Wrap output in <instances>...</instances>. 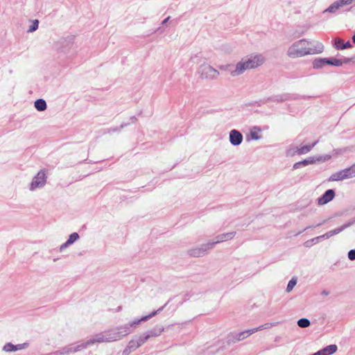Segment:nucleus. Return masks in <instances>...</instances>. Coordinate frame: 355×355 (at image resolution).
Instances as JSON below:
<instances>
[{
    "mask_svg": "<svg viewBox=\"0 0 355 355\" xmlns=\"http://www.w3.org/2000/svg\"><path fill=\"white\" fill-rule=\"evenodd\" d=\"M327 58H315L313 61V68L319 69L323 68L327 64Z\"/></svg>",
    "mask_w": 355,
    "mask_h": 355,
    "instance_id": "19",
    "label": "nucleus"
},
{
    "mask_svg": "<svg viewBox=\"0 0 355 355\" xmlns=\"http://www.w3.org/2000/svg\"><path fill=\"white\" fill-rule=\"evenodd\" d=\"M338 349L336 345H330L322 349L324 355H331Z\"/></svg>",
    "mask_w": 355,
    "mask_h": 355,
    "instance_id": "25",
    "label": "nucleus"
},
{
    "mask_svg": "<svg viewBox=\"0 0 355 355\" xmlns=\"http://www.w3.org/2000/svg\"><path fill=\"white\" fill-rule=\"evenodd\" d=\"M230 141L233 146L240 145L243 141L242 134L236 130H232L230 132Z\"/></svg>",
    "mask_w": 355,
    "mask_h": 355,
    "instance_id": "14",
    "label": "nucleus"
},
{
    "mask_svg": "<svg viewBox=\"0 0 355 355\" xmlns=\"http://www.w3.org/2000/svg\"><path fill=\"white\" fill-rule=\"evenodd\" d=\"M302 166H307L310 164H313V159H304L302 161L300 162Z\"/></svg>",
    "mask_w": 355,
    "mask_h": 355,
    "instance_id": "36",
    "label": "nucleus"
},
{
    "mask_svg": "<svg viewBox=\"0 0 355 355\" xmlns=\"http://www.w3.org/2000/svg\"><path fill=\"white\" fill-rule=\"evenodd\" d=\"M352 41L355 44V34L352 36Z\"/></svg>",
    "mask_w": 355,
    "mask_h": 355,
    "instance_id": "47",
    "label": "nucleus"
},
{
    "mask_svg": "<svg viewBox=\"0 0 355 355\" xmlns=\"http://www.w3.org/2000/svg\"><path fill=\"white\" fill-rule=\"evenodd\" d=\"M236 234V232H230L219 234L216 237V241H209V243L212 244V248H213L214 246L218 243H222V242H224L226 241L232 240L235 236Z\"/></svg>",
    "mask_w": 355,
    "mask_h": 355,
    "instance_id": "10",
    "label": "nucleus"
},
{
    "mask_svg": "<svg viewBox=\"0 0 355 355\" xmlns=\"http://www.w3.org/2000/svg\"><path fill=\"white\" fill-rule=\"evenodd\" d=\"M297 284V279L295 278H292L288 283L287 287H286V291L291 292L294 286Z\"/></svg>",
    "mask_w": 355,
    "mask_h": 355,
    "instance_id": "31",
    "label": "nucleus"
},
{
    "mask_svg": "<svg viewBox=\"0 0 355 355\" xmlns=\"http://www.w3.org/2000/svg\"><path fill=\"white\" fill-rule=\"evenodd\" d=\"M15 347V345H12L10 343H8L3 346V349L6 352H10L16 351Z\"/></svg>",
    "mask_w": 355,
    "mask_h": 355,
    "instance_id": "32",
    "label": "nucleus"
},
{
    "mask_svg": "<svg viewBox=\"0 0 355 355\" xmlns=\"http://www.w3.org/2000/svg\"><path fill=\"white\" fill-rule=\"evenodd\" d=\"M34 105L35 109L39 112L44 111L47 107L46 101L42 98L36 100L34 103Z\"/></svg>",
    "mask_w": 355,
    "mask_h": 355,
    "instance_id": "21",
    "label": "nucleus"
},
{
    "mask_svg": "<svg viewBox=\"0 0 355 355\" xmlns=\"http://www.w3.org/2000/svg\"><path fill=\"white\" fill-rule=\"evenodd\" d=\"M350 1H351L349 0H337L332 3L327 9H325L324 12L334 14L344 6L349 5Z\"/></svg>",
    "mask_w": 355,
    "mask_h": 355,
    "instance_id": "8",
    "label": "nucleus"
},
{
    "mask_svg": "<svg viewBox=\"0 0 355 355\" xmlns=\"http://www.w3.org/2000/svg\"><path fill=\"white\" fill-rule=\"evenodd\" d=\"M310 227H306L304 230H307V229H309V228H310Z\"/></svg>",
    "mask_w": 355,
    "mask_h": 355,
    "instance_id": "49",
    "label": "nucleus"
},
{
    "mask_svg": "<svg viewBox=\"0 0 355 355\" xmlns=\"http://www.w3.org/2000/svg\"><path fill=\"white\" fill-rule=\"evenodd\" d=\"M250 135H251L252 139H253L254 140H258L260 139V136L257 132H251Z\"/></svg>",
    "mask_w": 355,
    "mask_h": 355,
    "instance_id": "40",
    "label": "nucleus"
},
{
    "mask_svg": "<svg viewBox=\"0 0 355 355\" xmlns=\"http://www.w3.org/2000/svg\"><path fill=\"white\" fill-rule=\"evenodd\" d=\"M159 336V332L158 333H153L151 334H144V336H139L138 338L136 339V340L137 342V345H139V346L140 347L150 337H155V336Z\"/></svg>",
    "mask_w": 355,
    "mask_h": 355,
    "instance_id": "20",
    "label": "nucleus"
},
{
    "mask_svg": "<svg viewBox=\"0 0 355 355\" xmlns=\"http://www.w3.org/2000/svg\"><path fill=\"white\" fill-rule=\"evenodd\" d=\"M198 73L202 79L206 80H215L219 76L218 71L207 63L202 64L199 67Z\"/></svg>",
    "mask_w": 355,
    "mask_h": 355,
    "instance_id": "4",
    "label": "nucleus"
},
{
    "mask_svg": "<svg viewBox=\"0 0 355 355\" xmlns=\"http://www.w3.org/2000/svg\"><path fill=\"white\" fill-rule=\"evenodd\" d=\"M310 324V320L307 318H301L297 320V325L301 328L308 327Z\"/></svg>",
    "mask_w": 355,
    "mask_h": 355,
    "instance_id": "28",
    "label": "nucleus"
},
{
    "mask_svg": "<svg viewBox=\"0 0 355 355\" xmlns=\"http://www.w3.org/2000/svg\"><path fill=\"white\" fill-rule=\"evenodd\" d=\"M163 331H164L163 327H159L158 329L155 328V329L150 330V331H148L146 334H151L153 333H158L159 332V336Z\"/></svg>",
    "mask_w": 355,
    "mask_h": 355,
    "instance_id": "34",
    "label": "nucleus"
},
{
    "mask_svg": "<svg viewBox=\"0 0 355 355\" xmlns=\"http://www.w3.org/2000/svg\"><path fill=\"white\" fill-rule=\"evenodd\" d=\"M137 342L136 339L131 340L128 343L127 347L124 349L123 353L128 354L129 352L134 351L137 348H138L139 346V345H137Z\"/></svg>",
    "mask_w": 355,
    "mask_h": 355,
    "instance_id": "24",
    "label": "nucleus"
},
{
    "mask_svg": "<svg viewBox=\"0 0 355 355\" xmlns=\"http://www.w3.org/2000/svg\"><path fill=\"white\" fill-rule=\"evenodd\" d=\"M318 143V141H315L314 143H313L311 145H306L303 146L300 148H296V149L291 152V150H289L288 151V153L291 155H293L295 154L297 155H304L308 153Z\"/></svg>",
    "mask_w": 355,
    "mask_h": 355,
    "instance_id": "16",
    "label": "nucleus"
},
{
    "mask_svg": "<svg viewBox=\"0 0 355 355\" xmlns=\"http://www.w3.org/2000/svg\"><path fill=\"white\" fill-rule=\"evenodd\" d=\"M80 238L79 234L77 232L71 234L67 239V241L72 245Z\"/></svg>",
    "mask_w": 355,
    "mask_h": 355,
    "instance_id": "30",
    "label": "nucleus"
},
{
    "mask_svg": "<svg viewBox=\"0 0 355 355\" xmlns=\"http://www.w3.org/2000/svg\"><path fill=\"white\" fill-rule=\"evenodd\" d=\"M354 224H355V218L351 219L347 223H345L344 225H343L342 226H340L338 228H336L333 230L327 232V233L324 234L326 236V238L329 239V238L333 236L334 235L338 234L340 233L341 232H343L345 229L350 227L351 225H352Z\"/></svg>",
    "mask_w": 355,
    "mask_h": 355,
    "instance_id": "11",
    "label": "nucleus"
},
{
    "mask_svg": "<svg viewBox=\"0 0 355 355\" xmlns=\"http://www.w3.org/2000/svg\"><path fill=\"white\" fill-rule=\"evenodd\" d=\"M212 249V244L209 242L202 244L200 247L193 248L189 250L188 253L190 256L194 257H200L204 256L207 252Z\"/></svg>",
    "mask_w": 355,
    "mask_h": 355,
    "instance_id": "6",
    "label": "nucleus"
},
{
    "mask_svg": "<svg viewBox=\"0 0 355 355\" xmlns=\"http://www.w3.org/2000/svg\"><path fill=\"white\" fill-rule=\"evenodd\" d=\"M334 197L335 191L333 189H328L322 196L318 198V204L319 205H324L332 200Z\"/></svg>",
    "mask_w": 355,
    "mask_h": 355,
    "instance_id": "12",
    "label": "nucleus"
},
{
    "mask_svg": "<svg viewBox=\"0 0 355 355\" xmlns=\"http://www.w3.org/2000/svg\"><path fill=\"white\" fill-rule=\"evenodd\" d=\"M342 171L343 173L345 174V177L346 179L355 177V164H353L350 167L345 168Z\"/></svg>",
    "mask_w": 355,
    "mask_h": 355,
    "instance_id": "23",
    "label": "nucleus"
},
{
    "mask_svg": "<svg viewBox=\"0 0 355 355\" xmlns=\"http://www.w3.org/2000/svg\"><path fill=\"white\" fill-rule=\"evenodd\" d=\"M84 349L83 343L80 345L73 347L72 345H69L61 348L59 351L57 352L60 355H67L71 352H77Z\"/></svg>",
    "mask_w": 355,
    "mask_h": 355,
    "instance_id": "13",
    "label": "nucleus"
},
{
    "mask_svg": "<svg viewBox=\"0 0 355 355\" xmlns=\"http://www.w3.org/2000/svg\"><path fill=\"white\" fill-rule=\"evenodd\" d=\"M348 258L351 261L355 260V249L351 250L348 252Z\"/></svg>",
    "mask_w": 355,
    "mask_h": 355,
    "instance_id": "35",
    "label": "nucleus"
},
{
    "mask_svg": "<svg viewBox=\"0 0 355 355\" xmlns=\"http://www.w3.org/2000/svg\"><path fill=\"white\" fill-rule=\"evenodd\" d=\"M169 19H170V17H166V19H164L163 20V21L162 22V25L165 24H166L168 20H169Z\"/></svg>",
    "mask_w": 355,
    "mask_h": 355,
    "instance_id": "44",
    "label": "nucleus"
},
{
    "mask_svg": "<svg viewBox=\"0 0 355 355\" xmlns=\"http://www.w3.org/2000/svg\"><path fill=\"white\" fill-rule=\"evenodd\" d=\"M352 58H345V57H343V58L340 59V61L342 62V65L343 64H348L350 62H352Z\"/></svg>",
    "mask_w": 355,
    "mask_h": 355,
    "instance_id": "38",
    "label": "nucleus"
},
{
    "mask_svg": "<svg viewBox=\"0 0 355 355\" xmlns=\"http://www.w3.org/2000/svg\"><path fill=\"white\" fill-rule=\"evenodd\" d=\"M327 64L329 65L335 66V67H341L342 66V62L340 61V59H337L336 58H327Z\"/></svg>",
    "mask_w": 355,
    "mask_h": 355,
    "instance_id": "27",
    "label": "nucleus"
},
{
    "mask_svg": "<svg viewBox=\"0 0 355 355\" xmlns=\"http://www.w3.org/2000/svg\"><path fill=\"white\" fill-rule=\"evenodd\" d=\"M39 21L37 19H34L32 21V24L29 26L27 30L28 33H33L38 28Z\"/></svg>",
    "mask_w": 355,
    "mask_h": 355,
    "instance_id": "29",
    "label": "nucleus"
},
{
    "mask_svg": "<svg viewBox=\"0 0 355 355\" xmlns=\"http://www.w3.org/2000/svg\"><path fill=\"white\" fill-rule=\"evenodd\" d=\"M28 346V343H22V344H18V345H15V349H16V351L17 350H20V349H25L26 347H27Z\"/></svg>",
    "mask_w": 355,
    "mask_h": 355,
    "instance_id": "37",
    "label": "nucleus"
},
{
    "mask_svg": "<svg viewBox=\"0 0 355 355\" xmlns=\"http://www.w3.org/2000/svg\"><path fill=\"white\" fill-rule=\"evenodd\" d=\"M165 306H166V304L164 306H162L161 308L158 309L157 310L153 311L150 314H149L148 315H145L140 319L135 320L132 322L123 325V327H128L129 330H131V327H136L137 325L140 324L141 322L146 321L148 319L156 315L158 313H159L160 311H162L163 310V309L164 308Z\"/></svg>",
    "mask_w": 355,
    "mask_h": 355,
    "instance_id": "9",
    "label": "nucleus"
},
{
    "mask_svg": "<svg viewBox=\"0 0 355 355\" xmlns=\"http://www.w3.org/2000/svg\"><path fill=\"white\" fill-rule=\"evenodd\" d=\"M279 324V322H270V323H266L263 324H261L257 327L253 328V330L254 331V333L261 331L263 329H270L272 327L277 326Z\"/></svg>",
    "mask_w": 355,
    "mask_h": 355,
    "instance_id": "26",
    "label": "nucleus"
},
{
    "mask_svg": "<svg viewBox=\"0 0 355 355\" xmlns=\"http://www.w3.org/2000/svg\"><path fill=\"white\" fill-rule=\"evenodd\" d=\"M323 223H324V221L323 223H319V224L316 225L315 227H318V226L322 225Z\"/></svg>",
    "mask_w": 355,
    "mask_h": 355,
    "instance_id": "48",
    "label": "nucleus"
},
{
    "mask_svg": "<svg viewBox=\"0 0 355 355\" xmlns=\"http://www.w3.org/2000/svg\"><path fill=\"white\" fill-rule=\"evenodd\" d=\"M334 46L336 49L343 50L352 47V44L350 43L349 41H347V42L345 43L343 40H342L340 38L336 37L335 39Z\"/></svg>",
    "mask_w": 355,
    "mask_h": 355,
    "instance_id": "18",
    "label": "nucleus"
},
{
    "mask_svg": "<svg viewBox=\"0 0 355 355\" xmlns=\"http://www.w3.org/2000/svg\"><path fill=\"white\" fill-rule=\"evenodd\" d=\"M69 245H71V244L67 241L65 243H62L60 246V251L62 252V250H64L65 248H67Z\"/></svg>",
    "mask_w": 355,
    "mask_h": 355,
    "instance_id": "39",
    "label": "nucleus"
},
{
    "mask_svg": "<svg viewBox=\"0 0 355 355\" xmlns=\"http://www.w3.org/2000/svg\"><path fill=\"white\" fill-rule=\"evenodd\" d=\"M47 172L45 169H41L33 178L30 185L29 189L34 191L37 189L44 187L46 183Z\"/></svg>",
    "mask_w": 355,
    "mask_h": 355,
    "instance_id": "5",
    "label": "nucleus"
},
{
    "mask_svg": "<svg viewBox=\"0 0 355 355\" xmlns=\"http://www.w3.org/2000/svg\"><path fill=\"white\" fill-rule=\"evenodd\" d=\"M323 51L324 46L321 42L301 39L289 46L286 55L291 59H295L309 55L319 54Z\"/></svg>",
    "mask_w": 355,
    "mask_h": 355,
    "instance_id": "1",
    "label": "nucleus"
},
{
    "mask_svg": "<svg viewBox=\"0 0 355 355\" xmlns=\"http://www.w3.org/2000/svg\"><path fill=\"white\" fill-rule=\"evenodd\" d=\"M328 294H329V293L327 291H323L322 292V295H327Z\"/></svg>",
    "mask_w": 355,
    "mask_h": 355,
    "instance_id": "46",
    "label": "nucleus"
},
{
    "mask_svg": "<svg viewBox=\"0 0 355 355\" xmlns=\"http://www.w3.org/2000/svg\"><path fill=\"white\" fill-rule=\"evenodd\" d=\"M302 166L300 162H296L293 164V169H297Z\"/></svg>",
    "mask_w": 355,
    "mask_h": 355,
    "instance_id": "43",
    "label": "nucleus"
},
{
    "mask_svg": "<svg viewBox=\"0 0 355 355\" xmlns=\"http://www.w3.org/2000/svg\"><path fill=\"white\" fill-rule=\"evenodd\" d=\"M254 334V331L252 329H247L239 333H236L232 335L233 341L238 342L244 340L250 335Z\"/></svg>",
    "mask_w": 355,
    "mask_h": 355,
    "instance_id": "17",
    "label": "nucleus"
},
{
    "mask_svg": "<svg viewBox=\"0 0 355 355\" xmlns=\"http://www.w3.org/2000/svg\"><path fill=\"white\" fill-rule=\"evenodd\" d=\"M345 174L343 173V171H338L336 173H333L329 178V181H342L345 180Z\"/></svg>",
    "mask_w": 355,
    "mask_h": 355,
    "instance_id": "22",
    "label": "nucleus"
},
{
    "mask_svg": "<svg viewBox=\"0 0 355 355\" xmlns=\"http://www.w3.org/2000/svg\"><path fill=\"white\" fill-rule=\"evenodd\" d=\"M315 354L316 355H324V353H323L322 350L320 349V350L318 351L317 352H315Z\"/></svg>",
    "mask_w": 355,
    "mask_h": 355,
    "instance_id": "45",
    "label": "nucleus"
},
{
    "mask_svg": "<svg viewBox=\"0 0 355 355\" xmlns=\"http://www.w3.org/2000/svg\"><path fill=\"white\" fill-rule=\"evenodd\" d=\"M238 66L239 62L235 65L232 64L220 65L219 66V69L222 71H228L232 77H236L243 74V73L236 71Z\"/></svg>",
    "mask_w": 355,
    "mask_h": 355,
    "instance_id": "15",
    "label": "nucleus"
},
{
    "mask_svg": "<svg viewBox=\"0 0 355 355\" xmlns=\"http://www.w3.org/2000/svg\"><path fill=\"white\" fill-rule=\"evenodd\" d=\"M323 239H327L326 238V236H325V234H322V235H321V236H316V237H315V238H313V239H311V242H312L313 244H315V243H318V242L321 241H322V240H323Z\"/></svg>",
    "mask_w": 355,
    "mask_h": 355,
    "instance_id": "33",
    "label": "nucleus"
},
{
    "mask_svg": "<svg viewBox=\"0 0 355 355\" xmlns=\"http://www.w3.org/2000/svg\"><path fill=\"white\" fill-rule=\"evenodd\" d=\"M65 42H66V43H67V44H72L71 43V42H70V41H67V40L66 39H64V38H62V39L58 42V43L62 44H64V43H65Z\"/></svg>",
    "mask_w": 355,
    "mask_h": 355,
    "instance_id": "42",
    "label": "nucleus"
},
{
    "mask_svg": "<svg viewBox=\"0 0 355 355\" xmlns=\"http://www.w3.org/2000/svg\"><path fill=\"white\" fill-rule=\"evenodd\" d=\"M105 331L101 332L99 334H97L92 336V338L87 340L86 342L83 343L84 349L87 347L89 345H92L96 343H108L107 340V336Z\"/></svg>",
    "mask_w": 355,
    "mask_h": 355,
    "instance_id": "7",
    "label": "nucleus"
},
{
    "mask_svg": "<svg viewBox=\"0 0 355 355\" xmlns=\"http://www.w3.org/2000/svg\"><path fill=\"white\" fill-rule=\"evenodd\" d=\"M132 330H129L128 327L121 326L116 329H112L105 331L108 343L121 340L124 336L130 334Z\"/></svg>",
    "mask_w": 355,
    "mask_h": 355,
    "instance_id": "3",
    "label": "nucleus"
},
{
    "mask_svg": "<svg viewBox=\"0 0 355 355\" xmlns=\"http://www.w3.org/2000/svg\"><path fill=\"white\" fill-rule=\"evenodd\" d=\"M304 246L306 248H309L313 245V243L311 242V240H308L304 243Z\"/></svg>",
    "mask_w": 355,
    "mask_h": 355,
    "instance_id": "41",
    "label": "nucleus"
},
{
    "mask_svg": "<svg viewBox=\"0 0 355 355\" xmlns=\"http://www.w3.org/2000/svg\"><path fill=\"white\" fill-rule=\"evenodd\" d=\"M265 61L266 58L262 54L247 55L239 62L236 71L243 73L247 70L254 69L261 66Z\"/></svg>",
    "mask_w": 355,
    "mask_h": 355,
    "instance_id": "2",
    "label": "nucleus"
}]
</instances>
